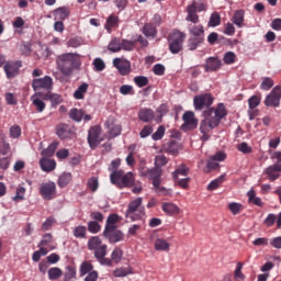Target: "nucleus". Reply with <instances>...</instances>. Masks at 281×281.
<instances>
[{
    "label": "nucleus",
    "mask_w": 281,
    "mask_h": 281,
    "mask_svg": "<svg viewBox=\"0 0 281 281\" xmlns=\"http://www.w3.org/2000/svg\"><path fill=\"white\" fill-rule=\"evenodd\" d=\"M263 172L267 175L269 181H276L277 179H280L281 162H276L274 165L269 166L265 169Z\"/></svg>",
    "instance_id": "20"
},
{
    "label": "nucleus",
    "mask_w": 281,
    "mask_h": 281,
    "mask_svg": "<svg viewBox=\"0 0 281 281\" xmlns=\"http://www.w3.org/2000/svg\"><path fill=\"white\" fill-rule=\"evenodd\" d=\"M187 12L188 15L186 21H190L193 25H196V23H199V14H196L194 7H187Z\"/></svg>",
    "instance_id": "37"
},
{
    "label": "nucleus",
    "mask_w": 281,
    "mask_h": 281,
    "mask_svg": "<svg viewBox=\"0 0 281 281\" xmlns=\"http://www.w3.org/2000/svg\"><path fill=\"white\" fill-rule=\"evenodd\" d=\"M225 181V176H220L217 179L211 181L207 186V190H216L221 183Z\"/></svg>",
    "instance_id": "56"
},
{
    "label": "nucleus",
    "mask_w": 281,
    "mask_h": 281,
    "mask_svg": "<svg viewBox=\"0 0 281 281\" xmlns=\"http://www.w3.org/2000/svg\"><path fill=\"white\" fill-rule=\"evenodd\" d=\"M186 41L184 33L173 31L169 34V50L171 54H179L183 49V42Z\"/></svg>",
    "instance_id": "6"
},
{
    "label": "nucleus",
    "mask_w": 281,
    "mask_h": 281,
    "mask_svg": "<svg viewBox=\"0 0 281 281\" xmlns=\"http://www.w3.org/2000/svg\"><path fill=\"white\" fill-rule=\"evenodd\" d=\"M54 16L56 21H65L69 16V8L60 7L54 11Z\"/></svg>",
    "instance_id": "32"
},
{
    "label": "nucleus",
    "mask_w": 281,
    "mask_h": 281,
    "mask_svg": "<svg viewBox=\"0 0 281 281\" xmlns=\"http://www.w3.org/2000/svg\"><path fill=\"white\" fill-rule=\"evenodd\" d=\"M61 277H63V270L60 268L55 267L48 270L49 280H58Z\"/></svg>",
    "instance_id": "46"
},
{
    "label": "nucleus",
    "mask_w": 281,
    "mask_h": 281,
    "mask_svg": "<svg viewBox=\"0 0 281 281\" xmlns=\"http://www.w3.org/2000/svg\"><path fill=\"white\" fill-rule=\"evenodd\" d=\"M54 85V79L49 76H45L44 78H37L32 81L33 91H41V89H45L49 91Z\"/></svg>",
    "instance_id": "12"
},
{
    "label": "nucleus",
    "mask_w": 281,
    "mask_h": 281,
    "mask_svg": "<svg viewBox=\"0 0 281 281\" xmlns=\"http://www.w3.org/2000/svg\"><path fill=\"white\" fill-rule=\"evenodd\" d=\"M272 87H273V79L269 77H265L260 85V89H262L263 91H269V89H271Z\"/></svg>",
    "instance_id": "60"
},
{
    "label": "nucleus",
    "mask_w": 281,
    "mask_h": 281,
    "mask_svg": "<svg viewBox=\"0 0 281 281\" xmlns=\"http://www.w3.org/2000/svg\"><path fill=\"white\" fill-rule=\"evenodd\" d=\"M76 278V268L74 267H67V271L65 273L64 281H71Z\"/></svg>",
    "instance_id": "63"
},
{
    "label": "nucleus",
    "mask_w": 281,
    "mask_h": 281,
    "mask_svg": "<svg viewBox=\"0 0 281 281\" xmlns=\"http://www.w3.org/2000/svg\"><path fill=\"white\" fill-rule=\"evenodd\" d=\"M190 37L188 40V48L194 52L205 43V27L202 24H189L188 26Z\"/></svg>",
    "instance_id": "3"
},
{
    "label": "nucleus",
    "mask_w": 281,
    "mask_h": 281,
    "mask_svg": "<svg viewBox=\"0 0 281 281\" xmlns=\"http://www.w3.org/2000/svg\"><path fill=\"white\" fill-rule=\"evenodd\" d=\"M33 105L35 106L37 113H43L45 111V101L38 98L32 99Z\"/></svg>",
    "instance_id": "54"
},
{
    "label": "nucleus",
    "mask_w": 281,
    "mask_h": 281,
    "mask_svg": "<svg viewBox=\"0 0 281 281\" xmlns=\"http://www.w3.org/2000/svg\"><path fill=\"white\" fill-rule=\"evenodd\" d=\"M75 238H87V226H76L72 231Z\"/></svg>",
    "instance_id": "42"
},
{
    "label": "nucleus",
    "mask_w": 281,
    "mask_h": 281,
    "mask_svg": "<svg viewBox=\"0 0 281 281\" xmlns=\"http://www.w3.org/2000/svg\"><path fill=\"white\" fill-rule=\"evenodd\" d=\"M121 49H124V52H133L135 49V42L121 40Z\"/></svg>",
    "instance_id": "51"
},
{
    "label": "nucleus",
    "mask_w": 281,
    "mask_h": 281,
    "mask_svg": "<svg viewBox=\"0 0 281 281\" xmlns=\"http://www.w3.org/2000/svg\"><path fill=\"white\" fill-rule=\"evenodd\" d=\"M93 271V265L89 261H83L80 266V276H87V273H91Z\"/></svg>",
    "instance_id": "50"
},
{
    "label": "nucleus",
    "mask_w": 281,
    "mask_h": 281,
    "mask_svg": "<svg viewBox=\"0 0 281 281\" xmlns=\"http://www.w3.org/2000/svg\"><path fill=\"white\" fill-rule=\"evenodd\" d=\"M21 61H7L3 66L5 76L9 80H12V78H16L19 76V69L22 67Z\"/></svg>",
    "instance_id": "13"
},
{
    "label": "nucleus",
    "mask_w": 281,
    "mask_h": 281,
    "mask_svg": "<svg viewBox=\"0 0 281 281\" xmlns=\"http://www.w3.org/2000/svg\"><path fill=\"white\" fill-rule=\"evenodd\" d=\"M218 25H221V14H218V12H214L211 14L209 27H218Z\"/></svg>",
    "instance_id": "47"
},
{
    "label": "nucleus",
    "mask_w": 281,
    "mask_h": 281,
    "mask_svg": "<svg viewBox=\"0 0 281 281\" xmlns=\"http://www.w3.org/2000/svg\"><path fill=\"white\" fill-rule=\"evenodd\" d=\"M94 65V71H104L106 69V64H104V60L102 58H95L93 60Z\"/></svg>",
    "instance_id": "62"
},
{
    "label": "nucleus",
    "mask_w": 281,
    "mask_h": 281,
    "mask_svg": "<svg viewBox=\"0 0 281 281\" xmlns=\"http://www.w3.org/2000/svg\"><path fill=\"white\" fill-rule=\"evenodd\" d=\"M40 166L44 172H52L53 170H56V160L42 158L40 160Z\"/></svg>",
    "instance_id": "23"
},
{
    "label": "nucleus",
    "mask_w": 281,
    "mask_h": 281,
    "mask_svg": "<svg viewBox=\"0 0 281 281\" xmlns=\"http://www.w3.org/2000/svg\"><path fill=\"white\" fill-rule=\"evenodd\" d=\"M102 246V239L98 236H93L88 240V249L90 251H95V249H99Z\"/></svg>",
    "instance_id": "39"
},
{
    "label": "nucleus",
    "mask_w": 281,
    "mask_h": 281,
    "mask_svg": "<svg viewBox=\"0 0 281 281\" xmlns=\"http://www.w3.org/2000/svg\"><path fill=\"white\" fill-rule=\"evenodd\" d=\"M222 65L223 64L218 57H209L206 58L203 68L206 74H210V71H218Z\"/></svg>",
    "instance_id": "18"
},
{
    "label": "nucleus",
    "mask_w": 281,
    "mask_h": 281,
    "mask_svg": "<svg viewBox=\"0 0 281 281\" xmlns=\"http://www.w3.org/2000/svg\"><path fill=\"white\" fill-rule=\"evenodd\" d=\"M156 251H170V243L164 238H157L154 243Z\"/></svg>",
    "instance_id": "27"
},
{
    "label": "nucleus",
    "mask_w": 281,
    "mask_h": 281,
    "mask_svg": "<svg viewBox=\"0 0 281 281\" xmlns=\"http://www.w3.org/2000/svg\"><path fill=\"white\" fill-rule=\"evenodd\" d=\"M234 278L236 281L245 280V274L243 273V263L238 262L234 272Z\"/></svg>",
    "instance_id": "53"
},
{
    "label": "nucleus",
    "mask_w": 281,
    "mask_h": 281,
    "mask_svg": "<svg viewBox=\"0 0 281 281\" xmlns=\"http://www.w3.org/2000/svg\"><path fill=\"white\" fill-rule=\"evenodd\" d=\"M87 186L89 190H91V192H98V187H99L98 178L95 177L90 178L87 182Z\"/></svg>",
    "instance_id": "64"
},
{
    "label": "nucleus",
    "mask_w": 281,
    "mask_h": 281,
    "mask_svg": "<svg viewBox=\"0 0 281 281\" xmlns=\"http://www.w3.org/2000/svg\"><path fill=\"white\" fill-rule=\"evenodd\" d=\"M233 23H234V25H237L238 27H245V11L244 10H237L234 13Z\"/></svg>",
    "instance_id": "29"
},
{
    "label": "nucleus",
    "mask_w": 281,
    "mask_h": 281,
    "mask_svg": "<svg viewBox=\"0 0 281 281\" xmlns=\"http://www.w3.org/2000/svg\"><path fill=\"white\" fill-rule=\"evenodd\" d=\"M281 100V86H276L271 93L266 97L265 104L266 106H280Z\"/></svg>",
    "instance_id": "14"
},
{
    "label": "nucleus",
    "mask_w": 281,
    "mask_h": 281,
    "mask_svg": "<svg viewBox=\"0 0 281 281\" xmlns=\"http://www.w3.org/2000/svg\"><path fill=\"white\" fill-rule=\"evenodd\" d=\"M123 256H124V250H122V248H120V247L114 248V250L111 254V259H110L112 262V267H113V265H120Z\"/></svg>",
    "instance_id": "31"
},
{
    "label": "nucleus",
    "mask_w": 281,
    "mask_h": 281,
    "mask_svg": "<svg viewBox=\"0 0 281 281\" xmlns=\"http://www.w3.org/2000/svg\"><path fill=\"white\" fill-rule=\"evenodd\" d=\"M103 236L112 245H115V243H122V240H124V233L117 228H104Z\"/></svg>",
    "instance_id": "10"
},
{
    "label": "nucleus",
    "mask_w": 281,
    "mask_h": 281,
    "mask_svg": "<svg viewBox=\"0 0 281 281\" xmlns=\"http://www.w3.org/2000/svg\"><path fill=\"white\" fill-rule=\"evenodd\" d=\"M164 150L168 155H177L179 153V143L177 140H170L164 145Z\"/></svg>",
    "instance_id": "30"
},
{
    "label": "nucleus",
    "mask_w": 281,
    "mask_h": 281,
    "mask_svg": "<svg viewBox=\"0 0 281 281\" xmlns=\"http://www.w3.org/2000/svg\"><path fill=\"white\" fill-rule=\"evenodd\" d=\"M190 175V167L186 164H181L176 167V170L171 173L172 179H179L181 177H188Z\"/></svg>",
    "instance_id": "21"
},
{
    "label": "nucleus",
    "mask_w": 281,
    "mask_h": 281,
    "mask_svg": "<svg viewBox=\"0 0 281 281\" xmlns=\"http://www.w3.org/2000/svg\"><path fill=\"white\" fill-rule=\"evenodd\" d=\"M108 49L110 52H113L114 54L117 52H122V40H120L119 37L112 38L108 45Z\"/></svg>",
    "instance_id": "34"
},
{
    "label": "nucleus",
    "mask_w": 281,
    "mask_h": 281,
    "mask_svg": "<svg viewBox=\"0 0 281 281\" xmlns=\"http://www.w3.org/2000/svg\"><path fill=\"white\" fill-rule=\"evenodd\" d=\"M168 164V158L165 155H157L155 157V167L161 168Z\"/></svg>",
    "instance_id": "58"
},
{
    "label": "nucleus",
    "mask_w": 281,
    "mask_h": 281,
    "mask_svg": "<svg viewBox=\"0 0 281 281\" xmlns=\"http://www.w3.org/2000/svg\"><path fill=\"white\" fill-rule=\"evenodd\" d=\"M143 34L147 38H155L157 36V26L153 23H146L143 26Z\"/></svg>",
    "instance_id": "24"
},
{
    "label": "nucleus",
    "mask_w": 281,
    "mask_h": 281,
    "mask_svg": "<svg viewBox=\"0 0 281 281\" xmlns=\"http://www.w3.org/2000/svg\"><path fill=\"white\" fill-rule=\"evenodd\" d=\"M113 65L117 68L121 76H127V74H131V61L122 58H114Z\"/></svg>",
    "instance_id": "17"
},
{
    "label": "nucleus",
    "mask_w": 281,
    "mask_h": 281,
    "mask_svg": "<svg viewBox=\"0 0 281 281\" xmlns=\"http://www.w3.org/2000/svg\"><path fill=\"white\" fill-rule=\"evenodd\" d=\"M10 153V143L5 142V134L0 132V154L8 155Z\"/></svg>",
    "instance_id": "38"
},
{
    "label": "nucleus",
    "mask_w": 281,
    "mask_h": 281,
    "mask_svg": "<svg viewBox=\"0 0 281 281\" xmlns=\"http://www.w3.org/2000/svg\"><path fill=\"white\" fill-rule=\"evenodd\" d=\"M71 182V173L64 172L58 179L59 188H67Z\"/></svg>",
    "instance_id": "43"
},
{
    "label": "nucleus",
    "mask_w": 281,
    "mask_h": 281,
    "mask_svg": "<svg viewBox=\"0 0 281 281\" xmlns=\"http://www.w3.org/2000/svg\"><path fill=\"white\" fill-rule=\"evenodd\" d=\"M120 25V18L117 15H110L105 22V30L106 32L111 33V30H113V27H119Z\"/></svg>",
    "instance_id": "26"
},
{
    "label": "nucleus",
    "mask_w": 281,
    "mask_h": 281,
    "mask_svg": "<svg viewBox=\"0 0 281 281\" xmlns=\"http://www.w3.org/2000/svg\"><path fill=\"white\" fill-rule=\"evenodd\" d=\"M40 194L44 201L56 199V183L53 181L42 183L40 186Z\"/></svg>",
    "instance_id": "8"
},
{
    "label": "nucleus",
    "mask_w": 281,
    "mask_h": 281,
    "mask_svg": "<svg viewBox=\"0 0 281 281\" xmlns=\"http://www.w3.org/2000/svg\"><path fill=\"white\" fill-rule=\"evenodd\" d=\"M117 223H120V215L110 214L105 222V229L117 228Z\"/></svg>",
    "instance_id": "33"
},
{
    "label": "nucleus",
    "mask_w": 281,
    "mask_h": 281,
    "mask_svg": "<svg viewBox=\"0 0 281 281\" xmlns=\"http://www.w3.org/2000/svg\"><path fill=\"white\" fill-rule=\"evenodd\" d=\"M161 175H162V170L159 167L147 169L144 172L145 177H148L149 179L153 180V186H161Z\"/></svg>",
    "instance_id": "16"
},
{
    "label": "nucleus",
    "mask_w": 281,
    "mask_h": 281,
    "mask_svg": "<svg viewBox=\"0 0 281 281\" xmlns=\"http://www.w3.org/2000/svg\"><path fill=\"white\" fill-rule=\"evenodd\" d=\"M214 104V97L210 93L195 95L193 99V106L195 111H203V109H210Z\"/></svg>",
    "instance_id": "7"
},
{
    "label": "nucleus",
    "mask_w": 281,
    "mask_h": 281,
    "mask_svg": "<svg viewBox=\"0 0 281 281\" xmlns=\"http://www.w3.org/2000/svg\"><path fill=\"white\" fill-rule=\"evenodd\" d=\"M156 115H155V111L150 108H142L138 111V120H140V122H144L145 124H148L149 122H156Z\"/></svg>",
    "instance_id": "19"
},
{
    "label": "nucleus",
    "mask_w": 281,
    "mask_h": 281,
    "mask_svg": "<svg viewBox=\"0 0 281 281\" xmlns=\"http://www.w3.org/2000/svg\"><path fill=\"white\" fill-rule=\"evenodd\" d=\"M173 181H175V186H179V188H181L182 190H188V188L190 187L191 179L189 177H186V178L173 179Z\"/></svg>",
    "instance_id": "44"
},
{
    "label": "nucleus",
    "mask_w": 281,
    "mask_h": 281,
    "mask_svg": "<svg viewBox=\"0 0 281 281\" xmlns=\"http://www.w3.org/2000/svg\"><path fill=\"white\" fill-rule=\"evenodd\" d=\"M25 192H27V189H25V187L19 186L15 191V196H13V201L15 203H19V201H25Z\"/></svg>",
    "instance_id": "41"
},
{
    "label": "nucleus",
    "mask_w": 281,
    "mask_h": 281,
    "mask_svg": "<svg viewBox=\"0 0 281 281\" xmlns=\"http://www.w3.org/2000/svg\"><path fill=\"white\" fill-rule=\"evenodd\" d=\"M164 135H166V127L164 125H160L157 131L151 135V139H154V142H159V139L164 138Z\"/></svg>",
    "instance_id": "49"
},
{
    "label": "nucleus",
    "mask_w": 281,
    "mask_h": 281,
    "mask_svg": "<svg viewBox=\"0 0 281 281\" xmlns=\"http://www.w3.org/2000/svg\"><path fill=\"white\" fill-rule=\"evenodd\" d=\"M100 135H102V127L100 125H94L88 131V144L92 150L98 148V145L102 139H100Z\"/></svg>",
    "instance_id": "9"
},
{
    "label": "nucleus",
    "mask_w": 281,
    "mask_h": 281,
    "mask_svg": "<svg viewBox=\"0 0 281 281\" xmlns=\"http://www.w3.org/2000/svg\"><path fill=\"white\" fill-rule=\"evenodd\" d=\"M89 90L88 83H82L74 93L75 100H85V93Z\"/></svg>",
    "instance_id": "40"
},
{
    "label": "nucleus",
    "mask_w": 281,
    "mask_h": 281,
    "mask_svg": "<svg viewBox=\"0 0 281 281\" xmlns=\"http://www.w3.org/2000/svg\"><path fill=\"white\" fill-rule=\"evenodd\" d=\"M203 120L200 123L201 140L207 142L210 131H214L223 117H227V109L224 103H218L216 108H210L203 112Z\"/></svg>",
    "instance_id": "1"
},
{
    "label": "nucleus",
    "mask_w": 281,
    "mask_h": 281,
    "mask_svg": "<svg viewBox=\"0 0 281 281\" xmlns=\"http://www.w3.org/2000/svg\"><path fill=\"white\" fill-rule=\"evenodd\" d=\"M58 149V143H52L46 149L42 151L43 157H54V154Z\"/></svg>",
    "instance_id": "45"
},
{
    "label": "nucleus",
    "mask_w": 281,
    "mask_h": 281,
    "mask_svg": "<svg viewBox=\"0 0 281 281\" xmlns=\"http://www.w3.org/2000/svg\"><path fill=\"white\" fill-rule=\"evenodd\" d=\"M56 135L61 139H71L76 135L74 126L67 123H60L56 126Z\"/></svg>",
    "instance_id": "11"
},
{
    "label": "nucleus",
    "mask_w": 281,
    "mask_h": 281,
    "mask_svg": "<svg viewBox=\"0 0 281 281\" xmlns=\"http://www.w3.org/2000/svg\"><path fill=\"white\" fill-rule=\"evenodd\" d=\"M9 133L12 139H19V137H21V126L19 125L11 126L9 130Z\"/></svg>",
    "instance_id": "59"
},
{
    "label": "nucleus",
    "mask_w": 281,
    "mask_h": 281,
    "mask_svg": "<svg viewBox=\"0 0 281 281\" xmlns=\"http://www.w3.org/2000/svg\"><path fill=\"white\" fill-rule=\"evenodd\" d=\"M228 210L234 214V216H236V214H240L243 212V204L236 202L229 203Z\"/></svg>",
    "instance_id": "55"
},
{
    "label": "nucleus",
    "mask_w": 281,
    "mask_h": 281,
    "mask_svg": "<svg viewBox=\"0 0 281 281\" xmlns=\"http://www.w3.org/2000/svg\"><path fill=\"white\" fill-rule=\"evenodd\" d=\"M225 65H234L236 63V53L227 52L223 58Z\"/></svg>",
    "instance_id": "57"
},
{
    "label": "nucleus",
    "mask_w": 281,
    "mask_h": 281,
    "mask_svg": "<svg viewBox=\"0 0 281 281\" xmlns=\"http://www.w3.org/2000/svg\"><path fill=\"white\" fill-rule=\"evenodd\" d=\"M102 229V226L95 221H91L88 223V231L90 234H98Z\"/></svg>",
    "instance_id": "61"
},
{
    "label": "nucleus",
    "mask_w": 281,
    "mask_h": 281,
    "mask_svg": "<svg viewBox=\"0 0 281 281\" xmlns=\"http://www.w3.org/2000/svg\"><path fill=\"white\" fill-rule=\"evenodd\" d=\"M148 82H149V80H148V77H146V76H136V77H134V83L139 89H142L144 87H147Z\"/></svg>",
    "instance_id": "48"
},
{
    "label": "nucleus",
    "mask_w": 281,
    "mask_h": 281,
    "mask_svg": "<svg viewBox=\"0 0 281 281\" xmlns=\"http://www.w3.org/2000/svg\"><path fill=\"white\" fill-rule=\"evenodd\" d=\"M133 273V268L132 267H122L117 268L113 271L114 278H126V276H131Z\"/></svg>",
    "instance_id": "36"
},
{
    "label": "nucleus",
    "mask_w": 281,
    "mask_h": 281,
    "mask_svg": "<svg viewBox=\"0 0 281 281\" xmlns=\"http://www.w3.org/2000/svg\"><path fill=\"white\" fill-rule=\"evenodd\" d=\"M143 201L142 198H136L128 203L125 213L126 218H131V221H142V217L146 216V207L142 205Z\"/></svg>",
    "instance_id": "5"
},
{
    "label": "nucleus",
    "mask_w": 281,
    "mask_h": 281,
    "mask_svg": "<svg viewBox=\"0 0 281 281\" xmlns=\"http://www.w3.org/2000/svg\"><path fill=\"white\" fill-rule=\"evenodd\" d=\"M69 117L70 120H72L74 122H82V117H85V110L80 109H71L69 112Z\"/></svg>",
    "instance_id": "35"
},
{
    "label": "nucleus",
    "mask_w": 281,
    "mask_h": 281,
    "mask_svg": "<svg viewBox=\"0 0 281 281\" xmlns=\"http://www.w3.org/2000/svg\"><path fill=\"white\" fill-rule=\"evenodd\" d=\"M110 181L113 186H117L120 190L124 188H133L135 186V175L133 172L124 173V170L112 172L110 175Z\"/></svg>",
    "instance_id": "4"
},
{
    "label": "nucleus",
    "mask_w": 281,
    "mask_h": 281,
    "mask_svg": "<svg viewBox=\"0 0 281 281\" xmlns=\"http://www.w3.org/2000/svg\"><path fill=\"white\" fill-rule=\"evenodd\" d=\"M168 114V104L162 103L156 109V122L157 124H161L164 116Z\"/></svg>",
    "instance_id": "28"
},
{
    "label": "nucleus",
    "mask_w": 281,
    "mask_h": 281,
    "mask_svg": "<svg viewBox=\"0 0 281 281\" xmlns=\"http://www.w3.org/2000/svg\"><path fill=\"white\" fill-rule=\"evenodd\" d=\"M94 257L103 267H113V261L110 258H106V245L94 249Z\"/></svg>",
    "instance_id": "15"
},
{
    "label": "nucleus",
    "mask_w": 281,
    "mask_h": 281,
    "mask_svg": "<svg viewBox=\"0 0 281 281\" xmlns=\"http://www.w3.org/2000/svg\"><path fill=\"white\" fill-rule=\"evenodd\" d=\"M192 7L195 12H205V10H207V4L204 2L193 1L191 4L188 5V8H192Z\"/></svg>",
    "instance_id": "52"
},
{
    "label": "nucleus",
    "mask_w": 281,
    "mask_h": 281,
    "mask_svg": "<svg viewBox=\"0 0 281 281\" xmlns=\"http://www.w3.org/2000/svg\"><path fill=\"white\" fill-rule=\"evenodd\" d=\"M81 56L78 53H64L56 58L57 69L64 76H71L74 69H80L82 65Z\"/></svg>",
    "instance_id": "2"
},
{
    "label": "nucleus",
    "mask_w": 281,
    "mask_h": 281,
    "mask_svg": "<svg viewBox=\"0 0 281 281\" xmlns=\"http://www.w3.org/2000/svg\"><path fill=\"white\" fill-rule=\"evenodd\" d=\"M182 120L186 126H190L191 128H196L199 122L194 119V112H186L182 116Z\"/></svg>",
    "instance_id": "25"
},
{
    "label": "nucleus",
    "mask_w": 281,
    "mask_h": 281,
    "mask_svg": "<svg viewBox=\"0 0 281 281\" xmlns=\"http://www.w3.org/2000/svg\"><path fill=\"white\" fill-rule=\"evenodd\" d=\"M161 210H162V212H165V214H168L169 216H177V214H179V212H181L179 206H177L175 203H170V202L162 203Z\"/></svg>",
    "instance_id": "22"
}]
</instances>
